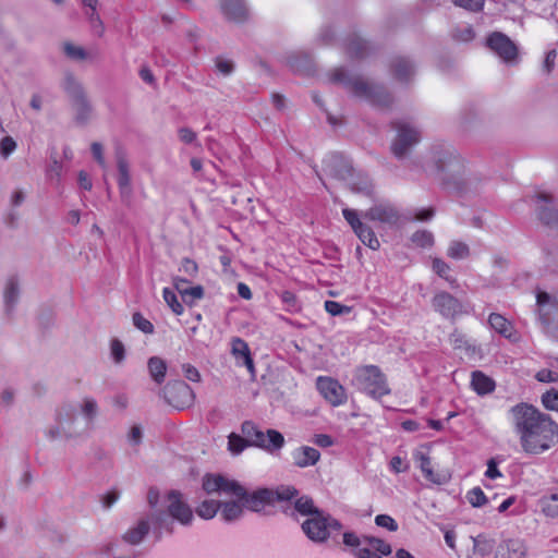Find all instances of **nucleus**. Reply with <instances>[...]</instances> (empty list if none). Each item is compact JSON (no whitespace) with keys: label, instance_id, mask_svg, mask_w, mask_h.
<instances>
[{"label":"nucleus","instance_id":"49","mask_svg":"<svg viewBox=\"0 0 558 558\" xmlns=\"http://www.w3.org/2000/svg\"><path fill=\"white\" fill-rule=\"evenodd\" d=\"M375 524L378 527L388 530L389 532H396L398 530L397 521L388 514H378L375 517Z\"/></svg>","mask_w":558,"mask_h":558},{"label":"nucleus","instance_id":"55","mask_svg":"<svg viewBox=\"0 0 558 558\" xmlns=\"http://www.w3.org/2000/svg\"><path fill=\"white\" fill-rule=\"evenodd\" d=\"M216 68L220 74L227 76L233 72L234 65L230 60L218 58L216 60Z\"/></svg>","mask_w":558,"mask_h":558},{"label":"nucleus","instance_id":"61","mask_svg":"<svg viewBox=\"0 0 558 558\" xmlns=\"http://www.w3.org/2000/svg\"><path fill=\"white\" fill-rule=\"evenodd\" d=\"M390 468L396 473H403L407 472L409 466L400 457H393L390 461Z\"/></svg>","mask_w":558,"mask_h":558},{"label":"nucleus","instance_id":"25","mask_svg":"<svg viewBox=\"0 0 558 558\" xmlns=\"http://www.w3.org/2000/svg\"><path fill=\"white\" fill-rule=\"evenodd\" d=\"M220 7L225 16L230 21L240 23L247 17V9L243 0H220Z\"/></svg>","mask_w":558,"mask_h":558},{"label":"nucleus","instance_id":"2","mask_svg":"<svg viewBox=\"0 0 558 558\" xmlns=\"http://www.w3.org/2000/svg\"><path fill=\"white\" fill-rule=\"evenodd\" d=\"M202 487L208 495L239 496L243 499L245 509L254 512L262 511L266 505L276 500H290L298 495V490L289 485H281L276 489L259 488L250 493L238 481L221 474H206Z\"/></svg>","mask_w":558,"mask_h":558},{"label":"nucleus","instance_id":"17","mask_svg":"<svg viewBox=\"0 0 558 558\" xmlns=\"http://www.w3.org/2000/svg\"><path fill=\"white\" fill-rule=\"evenodd\" d=\"M488 324L492 329L509 341L518 343L521 340V335L515 329L514 325L501 314L492 313L488 316Z\"/></svg>","mask_w":558,"mask_h":558},{"label":"nucleus","instance_id":"22","mask_svg":"<svg viewBox=\"0 0 558 558\" xmlns=\"http://www.w3.org/2000/svg\"><path fill=\"white\" fill-rule=\"evenodd\" d=\"M291 457L295 466L304 469L315 465L320 459V453L313 447L301 446L291 452Z\"/></svg>","mask_w":558,"mask_h":558},{"label":"nucleus","instance_id":"43","mask_svg":"<svg viewBox=\"0 0 558 558\" xmlns=\"http://www.w3.org/2000/svg\"><path fill=\"white\" fill-rule=\"evenodd\" d=\"M16 149L17 143L12 136L5 135L0 140V157L3 160L9 159Z\"/></svg>","mask_w":558,"mask_h":558},{"label":"nucleus","instance_id":"24","mask_svg":"<svg viewBox=\"0 0 558 558\" xmlns=\"http://www.w3.org/2000/svg\"><path fill=\"white\" fill-rule=\"evenodd\" d=\"M150 530L148 518H142L138 522L129 527L122 535V539L130 545H140Z\"/></svg>","mask_w":558,"mask_h":558},{"label":"nucleus","instance_id":"7","mask_svg":"<svg viewBox=\"0 0 558 558\" xmlns=\"http://www.w3.org/2000/svg\"><path fill=\"white\" fill-rule=\"evenodd\" d=\"M342 542L355 558H384L392 553L391 545L386 541L369 535L360 537L351 531L343 533Z\"/></svg>","mask_w":558,"mask_h":558},{"label":"nucleus","instance_id":"30","mask_svg":"<svg viewBox=\"0 0 558 558\" xmlns=\"http://www.w3.org/2000/svg\"><path fill=\"white\" fill-rule=\"evenodd\" d=\"M173 283L184 301L193 302L195 300L202 299L204 295V290L201 286L181 288V283H187V281L184 279L175 278Z\"/></svg>","mask_w":558,"mask_h":558},{"label":"nucleus","instance_id":"14","mask_svg":"<svg viewBox=\"0 0 558 558\" xmlns=\"http://www.w3.org/2000/svg\"><path fill=\"white\" fill-rule=\"evenodd\" d=\"M316 387L323 398L332 407H340L345 403V389L338 380L327 376H319L316 379Z\"/></svg>","mask_w":558,"mask_h":558},{"label":"nucleus","instance_id":"51","mask_svg":"<svg viewBox=\"0 0 558 558\" xmlns=\"http://www.w3.org/2000/svg\"><path fill=\"white\" fill-rule=\"evenodd\" d=\"M133 324L137 329H140L144 333H153L154 331L153 324L140 313H135L133 315Z\"/></svg>","mask_w":558,"mask_h":558},{"label":"nucleus","instance_id":"31","mask_svg":"<svg viewBox=\"0 0 558 558\" xmlns=\"http://www.w3.org/2000/svg\"><path fill=\"white\" fill-rule=\"evenodd\" d=\"M220 513V499H205L196 507V513L204 520L213 519L217 513Z\"/></svg>","mask_w":558,"mask_h":558},{"label":"nucleus","instance_id":"35","mask_svg":"<svg viewBox=\"0 0 558 558\" xmlns=\"http://www.w3.org/2000/svg\"><path fill=\"white\" fill-rule=\"evenodd\" d=\"M63 52L69 59L73 61H86L90 59V53L87 50H85L82 46L75 45L73 43H64Z\"/></svg>","mask_w":558,"mask_h":558},{"label":"nucleus","instance_id":"42","mask_svg":"<svg viewBox=\"0 0 558 558\" xmlns=\"http://www.w3.org/2000/svg\"><path fill=\"white\" fill-rule=\"evenodd\" d=\"M432 268L439 277L447 280L450 284L456 282V279L450 276V266L445 260L440 258H434Z\"/></svg>","mask_w":558,"mask_h":558},{"label":"nucleus","instance_id":"39","mask_svg":"<svg viewBox=\"0 0 558 558\" xmlns=\"http://www.w3.org/2000/svg\"><path fill=\"white\" fill-rule=\"evenodd\" d=\"M423 475L428 482L436 485L446 484L451 477L448 470H434V466H430V469L426 470Z\"/></svg>","mask_w":558,"mask_h":558},{"label":"nucleus","instance_id":"6","mask_svg":"<svg viewBox=\"0 0 558 558\" xmlns=\"http://www.w3.org/2000/svg\"><path fill=\"white\" fill-rule=\"evenodd\" d=\"M332 80L343 84L356 97L374 105L387 106L390 102V96L381 86L369 83L361 76L351 75L344 69L335 70Z\"/></svg>","mask_w":558,"mask_h":558},{"label":"nucleus","instance_id":"1","mask_svg":"<svg viewBox=\"0 0 558 558\" xmlns=\"http://www.w3.org/2000/svg\"><path fill=\"white\" fill-rule=\"evenodd\" d=\"M509 415L520 447L526 454H542L558 444V425L534 405L515 404L510 408Z\"/></svg>","mask_w":558,"mask_h":558},{"label":"nucleus","instance_id":"46","mask_svg":"<svg viewBox=\"0 0 558 558\" xmlns=\"http://www.w3.org/2000/svg\"><path fill=\"white\" fill-rule=\"evenodd\" d=\"M412 242L420 247L428 248L434 245V235L426 230L417 231L412 235Z\"/></svg>","mask_w":558,"mask_h":558},{"label":"nucleus","instance_id":"13","mask_svg":"<svg viewBox=\"0 0 558 558\" xmlns=\"http://www.w3.org/2000/svg\"><path fill=\"white\" fill-rule=\"evenodd\" d=\"M342 215L364 245L374 251L379 248V240L374 231L360 219L356 210L343 208Z\"/></svg>","mask_w":558,"mask_h":558},{"label":"nucleus","instance_id":"52","mask_svg":"<svg viewBox=\"0 0 558 558\" xmlns=\"http://www.w3.org/2000/svg\"><path fill=\"white\" fill-rule=\"evenodd\" d=\"M452 2L457 7L477 12L483 9L485 0H452Z\"/></svg>","mask_w":558,"mask_h":558},{"label":"nucleus","instance_id":"48","mask_svg":"<svg viewBox=\"0 0 558 558\" xmlns=\"http://www.w3.org/2000/svg\"><path fill=\"white\" fill-rule=\"evenodd\" d=\"M324 307L331 316L344 315L351 312V307L336 301H326Z\"/></svg>","mask_w":558,"mask_h":558},{"label":"nucleus","instance_id":"33","mask_svg":"<svg viewBox=\"0 0 558 558\" xmlns=\"http://www.w3.org/2000/svg\"><path fill=\"white\" fill-rule=\"evenodd\" d=\"M543 513L551 519H558V489L539 500Z\"/></svg>","mask_w":558,"mask_h":558},{"label":"nucleus","instance_id":"40","mask_svg":"<svg viewBox=\"0 0 558 558\" xmlns=\"http://www.w3.org/2000/svg\"><path fill=\"white\" fill-rule=\"evenodd\" d=\"M125 347L119 339L110 340V357L116 365H121L125 360Z\"/></svg>","mask_w":558,"mask_h":558},{"label":"nucleus","instance_id":"20","mask_svg":"<svg viewBox=\"0 0 558 558\" xmlns=\"http://www.w3.org/2000/svg\"><path fill=\"white\" fill-rule=\"evenodd\" d=\"M496 558H527V548L520 538H509L499 544Z\"/></svg>","mask_w":558,"mask_h":558},{"label":"nucleus","instance_id":"16","mask_svg":"<svg viewBox=\"0 0 558 558\" xmlns=\"http://www.w3.org/2000/svg\"><path fill=\"white\" fill-rule=\"evenodd\" d=\"M218 496L226 497L225 499H220V518L222 521L231 523L240 520L243 517L245 506L241 497L226 495Z\"/></svg>","mask_w":558,"mask_h":558},{"label":"nucleus","instance_id":"4","mask_svg":"<svg viewBox=\"0 0 558 558\" xmlns=\"http://www.w3.org/2000/svg\"><path fill=\"white\" fill-rule=\"evenodd\" d=\"M88 427L80 417L73 403H62L57 408L53 422L45 429V437L53 442H78L86 438Z\"/></svg>","mask_w":558,"mask_h":558},{"label":"nucleus","instance_id":"8","mask_svg":"<svg viewBox=\"0 0 558 558\" xmlns=\"http://www.w3.org/2000/svg\"><path fill=\"white\" fill-rule=\"evenodd\" d=\"M303 533L314 543H326L332 531H340L341 523L331 515L320 511L306 518L301 524Z\"/></svg>","mask_w":558,"mask_h":558},{"label":"nucleus","instance_id":"11","mask_svg":"<svg viewBox=\"0 0 558 558\" xmlns=\"http://www.w3.org/2000/svg\"><path fill=\"white\" fill-rule=\"evenodd\" d=\"M488 48L506 64L519 63V48L507 35L494 32L487 37Z\"/></svg>","mask_w":558,"mask_h":558},{"label":"nucleus","instance_id":"53","mask_svg":"<svg viewBox=\"0 0 558 558\" xmlns=\"http://www.w3.org/2000/svg\"><path fill=\"white\" fill-rule=\"evenodd\" d=\"M128 441L131 446H138L143 439V430L140 425H134L128 433Z\"/></svg>","mask_w":558,"mask_h":558},{"label":"nucleus","instance_id":"27","mask_svg":"<svg viewBox=\"0 0 558 558\" xmlns=\"http://www.w3.org/2000/svg\"><path fill=\"white\" fill-rule=\"evenodd\" d=\"M64 88L72 98L75 100L80 99V104L86 112L89 111V102L85 97L84 88L80 82L73 77H68Z\"/></svg>","mask_w":558,"mask_h":558},{"label":"nucleus","instance_id":"56","mask_svg":"<svg viewBox=\"0 0 558 558\" xmlns=\"http://www.w3.org/2000/svg\"><path fill=\"white\" fill-rule=\"evenodd\" d=\"M485 476L489 480H497L504 477L502 473L499 471L497 466V462L495 461V459L488 460Z\"/></svg>","mask_w":558,"mask_h":558},{"label":"nucleus","instance_id":"44","mask_svg":"<svg viewBox=\"0 0 558 558\" xmlns=\"http://www.w3.org/2000/svg\"><path fill=\"white\" fill-rule=\"evenodd\" d=\"M466 499L469 504L474 508L483 507L487 504L488 499L482 488L474 487L466 494Z\"/></svg>","mask_w":558,"mask_h":558},{"label":"nucleus","instance_id":"59","mask_svg":"<svg viewBox=\"0 0 558 558\" xmlns=\"http://www.w3.org/2000/svg\"><path fill=\"white\" fill-rule=\"evenodd\" d=\"M536 379L542 383H553L558 380V374L549 369H542L537 372Z\"/></svg>","mask_w":558,"mask_h":558},{"label":"nucleus","instance_id":"29","mask_svg":"<svg viewBox=\"0 0 558 558\" xmlns=\"http://www.w3.org/2000/svg\"><path fill=\"white\" fill-rule=\"evenodd\" d=\"M148 372L151 379L160 385L163 383L167 372V363L159 356H151L147 363Z\"/></svg>","mask_w":558,"mask_h":558},{"label":"nucleus","instance_id":"37","mask_svg":"<svg viewBox=\"0 0 558 558\" xmlns=\"http://www.w3.org/2000/svg\"><path fill=\"white\" fill-rule=\"evenodd\" d=\"M447 255L452 259H464L470 255V247L462 241L453 240L448 245Z\"/></svg>","mask_w":558,"mask_h":558},{"label":"nucleus","instance_id":"23","mask_svg":"<svg viewBox=\"0 0 558 558\" xmlns=\"http://www.w3.org/2000/svg\"><path fill=\"white\" fill-rule=\"evenodd\" d=\"M433 306L444 317H453L460 308L458 300L447 292L437 293L433 299Z\"/></svg>","mask_w":558,"mask_h":558},{"label":"nucleus","instance_id":"28","mask_svg":"<svg viewBox=\"0 0 558 558\" xmlns=\"http://www.w3.org/2000/svg\"><path fill=\"white\" fill-rule=\"evenodd\" d=\"M471 386L478 395L489 393L495 388L493 379L480 371L472 373Z\"/></svg>","mask_w":558,"mask_h":558},{"label":"nucleus","instance_id":"38","mask_svg":"<svg viewBox=\"0 0 558 558\" xmlns=\"http://www.w3.org/2000/svg\"><path fill=\"white\" fill-rule=\"evenodd\" d=\"M294 508L300 514L306 518H311L316 514V512H320V510L314 506L313 500L306 496L298 498L294 502Z\"/></svg>","mask_w":558,"mask_h":558},{"label":"nucleus","instance_id":"50","mask_svg":"<svg viewBox=\"0 0 558 558\" xmlns=\"http://www.w3.org/2000/svg\"><path fill=\"white\" fill-rule=\"evenodd\" d=\"M542 403L545 409L558 412V391L549 390L542 396Z\"/></svg>","mask_w":558,"mask_h":558},{"label":"nucleus","instance_id":"9","mask_svg":"<svg viewBox=\"0 0 558 558\" xmlns=\"http://www.w3.org/2000/svg\"><path fill=\"white\" fill-rule=\"evenodd\" d=\"M354 384L360 390L375 399L390 392L384 374L374 365L357 368L354 375Z\"/></svg>","mask_w":558,"mask_h":558},{"label":"nucleus","instance_id":"41","mask_svg":"<svg viewBox=\"0 0 558 558\" xmlns=\"http://www.w3.org/2000/svg\"><path fill=\"white\" fill-rule=\"evenodd\" d=\"M393 72L396 77L407 81L414 73V68L408 60L398 59L393 64Z\"/></svg>","mask_w":558,"mask_h":558},{"label":"nucleus","instance_id":"34","mask_svg":"<svg viewBox=\"0 0 558 558\" xmlns=\"http://www.w3.org/2000/svg\"><path fill=\"white\" fill-rule=\"evenodd\" d=\"M172 390L181 398L180 401H177L173 405L177 408H184L190 405L193 401V391L189 385L184 383H175L172 386Z\"/></svg>","mask_w":558,"mask_h":558},{"label":"nucleus","instance_id":"57","mask_svg":"<svg viewBox=\"0 0 558 558\" xmlns=\"http://www.w3.org/2000/svg\"><path fill=\"white\" fill-rule=\"evenodd\" d=\"M90 149L95 160L99 163V166L106 168L102 145L100 143L94 142L90 146Z\"/></svg>","mask_w":558,"mask_h":558},{"label":"nucleus","instance_id":"54","mask_svg":"<svg viewBox=\"0 0 558 558\" xmlns=\"http://www.w3.org/2000/svg\"><path fill=\"white\" fill-rule=\"evenodd\" d=\"M474 37V31L470 25H464L462 27H459L454 32V38L460 41H470Z\"/></svg>","mask_w":558,"mask_h":558},{"label":"nucleus","instance_id":"62","mask_svg":"<svg viewBox=\"0 0 558 558\" xmlns=\"http://www.w3.org/2000/svg\"><path fill=\"white\" fill-rule=\"evenodd\" d=\"M313 442L322 448H328L333 445V439L327 434H318L314 436Z\"/></svg>","mask_w":558,"mask_h":558},{"label":"nucleus","instance_id":"26","mask_svg":"<svg viewBox=\"0 0 558 558\" xmlns=\"http://www.w3.org/2000/svg\"><path fill=\"white\" fill-rule=\"evenodd\" d=\"M232 354L234 355L238 364L246 366L250 372L254 371L250 349L244 340L240 338H234L232 340Z\"/></svg>","mask_w":558,"mask_h":558},{"label":"nucleus","instance_id":"18","mask_svg":"<svg viewBox=\"0 0 558 558\" xmlns=\"http://www.w3.org/2000/svg\"><path fill=\"white\" fill-rule=\"evenodd\" d=\"M535 206L538 218L548 226H555L558 223V211L553 206V199L549 194L538 193L535 196Z\"/></svg>","mask_w":558,"mask_h":558},{"label":"nucleus","instance_id":"36","mask_svg":"<svg viewBox=\"0 0 558 558\" xmlns=\"http://www.w3.org/2000/svg\"><path fill=\"white\" fill-rule=\"evenodd\" d=\"M80 411L84 416L83 421L88 425L98 414V404L94 398H84L80 405Z\"/></svg>","mask_w":558,"mask_h":558},{"label":"nucleus","instance_id":"19","mask_svg":"<svg viewBox=\"0 0 558 558\" xmlns=\"http://www.w3.org/2000/svg\"><path fill=\"white\" fill-rule=\"evenodd\" d=\"M363 218L380 225H395L398 221V214L392 206L378 204L363 213Z\"/></svg>","mask_w":558,"mask_h":558},{"label":"nucleus","instance_id":"60","mask_svg":"<svg viewBox=\"0 0 558 558\" xmlns=\"http://www.w3.org/2000/svg\"><path fill=\"white\" fill-rule=\"evenodd\" d=\"M182 371L185 377L191 381L197 383L201 379L198 371L191 364H183Z\"/></svg>","mask_w":558,"mask_h":558},{"label":"nucleus","instance_id":"58","mask_svg":"<svg viewBox=\"0 0 558 558\" xmlns=\"http://www.w3.org/2000/svg\"><path fill=\"white\" fill-rule=\"evenodd\" d=\"M180 270L184 271L186 275L191 277H194L197 274L198 267L194 260L190 258H184L181 263Z\"/></svg>","mask_w":558,"mask_h":558},{"label":"nucleus","instance_id":"64","mask_svg":"<svg viewBox=\"0 0 558 558\" xmlns=\"http://www.w3.org/2000/svg\"><path fill=\"white\" fill-rule=\"evenodd\" d=\"M179 137L184 143H192L196 140V134L191 129L182 128L179 130Z\"/></svg>","mask_w":558,"mask_h":558},{"label":"nucleus","instance_id":"45","mask_svg":"<svg viewBox=\"0 0 558 558\" xmlns=\"http://www.w3.org/2000/svg\"><path fill=\"white\" fill-rule=\"evenodd\" d=\"M162 294L165 302L172 310V312L177 315H181L184 308L182 304L178 301L175 293L171 289L165 288Z\"/></svg>","mask_w":558,"mask_h":558},{"label":"nucleus","instance_id":"12","mask_svg":"<svg viewBox=\"0 0 558 558\" xmlns=\"http://www.w3.org/2000/svg\"><path fill=\"white\" fill-rule=\"evenodd\" d=\"M396 130L397 136L392 142L391 150L397 158H403L421 141V134L408 122L398 123Z\"/></svg>","mask_w":558,"mask_h":558},{"label":"nucleus","instance_id":"63","mask_svg":"<svg viewBox=\"0 0 558 558\" xmlns=\"http://www.w3.org/2000/svg\"><path fill=\"white\" fill-rule=\"evenodd\" d=\"M89 10H90V12H88L87 15H88L92 26L94 28H98L99 34H102L104 25H102L99 14L97 13L96 9H89Z\"/></svg>","mask_w":558,"mask_h":558},{"label":"nucleus","instance_id":"5","mask_svg":"<svg viewBox=\"0 0 558 558\" xmlns=\"http://www.w3.org/2000/svg\"><path fill=\"white\" fill-rule=\"evenodd\" d=\"M241 432L244 437L235 433L228 436V450L233 456L242 453L247 447H256L267 452H274L282 449L286 444L280 432L271 428L263 430L251 421L242 423Z\"/></svg>","mask_w":558,"mask_h":558},{"label":"nucleus","instance_id":"47","mask_svg":"<svg viewBox=\"0 0 558 558\" xmlns=\"http://www.w3.org/2000/svg\"><path fill=\"white\" fill-rule=\"evenodd\" d=\"M413 458L422 473L426 472V470L433 466L432 459L428 452L424 449H418L414 451Z\"/></svg>","mask_w":558,"mask_h":558},{"label":"nucleus","instance_id":"10","mask_svg":"<svg viewBox=\"0 0 558 558\" xmlns=\"http://www.w3.org/2000/svg\"><path fill=\"white\" fill-rule=\"evenodd\" d=\"M167 514L181 525L189 526L194 520L193 510L184 495L179 490H169L165 495Z\"/></svg>","mask_w":558,"mask_h":558},{"label":"nucleus","instance_id":"32","mask_svg":"<svg viewBox=\"0 0 558 558\" xmlns=\"http://www.w3.org/2000/svg\"><path fill=\"white\" fill-rule=\"evenodd\" d=\"M20 296V283L15 277H11L7 280L3 291V298L8 307H13Z\"/></svg>","mask_w":558,"mask_h":558},{"label":"nucleus","instance_id":"15","mask_svg":"<svg viewBox=\"0 0 558 558\" xmlns=\"http://www.w3.org/2000/svg\"><path fill=\"white\" fill-rule=\"evenodd\" d=\"M539 320L547 328L558 327V299L546 292L536 296Z\"/></svg>","mask_w":558,"mask_h":558},{"label":"nucleus","instance_id":"3","mask_svg":"<svg viewBox=\"0 0 558 558\" xmlns=\"http://www.w3.org/2000/svg\"><path fill=\"white\" fill-rule=\"evenodd\" d=\"M430 165L426 172L436 177L444 184L461 189L472 184V178L466 177L465 161L450 146L434 147L429 154Z\"/></svg>","mask_w":558,"mask_h":558},{"label":"nucleus","instance_id":"21","mask_svg":"<svg viewBox=\"0 0 558 558\" xmlns=\"http://www.w3.org/2000/svg\"><path fill=\"white\" fill-rule=\"evenodd\" d=\"M117 168L120 195L122 199H129L132 195L130 165L122 154L117 156Z\"/></svg>","mask_w":558,"mask_h":558}]
</instances>
